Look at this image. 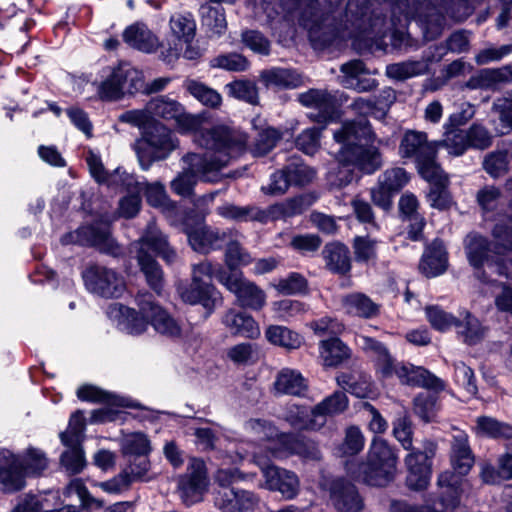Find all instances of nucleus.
<instances>
[{
  "mask_svg": "<svg viewBox=\"0 0 512 512\" xmlns=\"http://www.w3.org/2000/svg\"><path fill=\"white\" fill-rule=\"evenodd\" d=\"M451 462L457 472L445 471L438 477L440 498L434 504L433 510L428 507L418 510L405 502H393L391 512H466L460 503L462 478L474 464V457L468 445V437L464 432H458L453 437Z\"/></svg>",
  "mask_w": 512,
  "mask_h": 512,
  "instance_id": "nucleus-1",
  "label": "nucleus"
},
{
  "mask_svg": "<svg viewBox=\"0 0 512 512\" xmlns=\"http://www.w3.org/2000/svg\"><path fill=\"white\" fill-rule=\"evenodd\" d=\"M393 435L405 450L410 453L405 457L407 467L406 484L409 489L419 491L428 487L431 479V459L435 454L436 445L425 440L423 450L413 449V429L409 416L400 414L393 422Z\"/></svg>",
  "mask_w": 512,
  "mask_h": 512,
  "instance_id": "nucleus-2",
  "label": "nucleus"
},
{
  "mask_svg": "<svg viewBox=\"0 0 512 512\" xmlns=\"http://www.w3.org/2000/svg\"><path fill=\"white\" fill-rule=\"evenodd\" d=\"M176 116L174 122L177 129L183 133H194V141L197 145L210 150V153L221 155H238L246 144L247 136L239 131L229 129L225 126H216L209 129L202 128L203 118L200 115H193L182 111Z\"/></svg>",
  "mask_w": 512,
  "mask_h": 512,
  "instance_id": "nucleus-3",
  "label": "nucleus"
},
{
  "mask_svg": "<svg viewBox=\"0 0 512 512\" xmlns=\"http://www.w3.org/2000/svg\"><path fill=\"white\" fill-rule=\"evenodd\" d=\"M236 155L224 153H188L182 160L186 165L182 172L171 181V190L179 196L190 197L197 182H219L221 180V170L226 167L230 159Z\"/></svg>",
  "mask_w": 512,
  "mask_h": 512,
  "instance_id": "nucleus-4",
  "label": "nucleus"
},
{
  "mask_svg": "<svg viewBox=\"0 0 512 512\" xmlns=\"http://www.w3.org/2000/svg\"><path fill=\"white\" fill-rule=\"evenodd\" d=\"M398 456L393 447L380 437H374L366 462L358 466V478L369 485L385 486L397 473Z\"/></svg>",
  "mask_w": 512,
  "mask_h": 512,
  "instance_id": "nucleus-5",
  "label": "nucleus"
},
{
  "mask_svg": "<svg viewBox=\"0 0 512 512\" xmlns=\"http://www.w3.org/2000/svg\"><path fill=\"white\" fill-rule=\"evenodd\" d=\"M178 139L173 131L163 123L155 120L142 132L134 143V150L144 169L152 161L166 159L178 147Z\"/></svg>",
  "mask_w": 512,
  "mask_h": 512,
  "instance_id": "nucleus-6",
  "label": "nucleus"
},
{
  "mask_svg": "<svg viewBox=\"0 0 512 512\" xmlns=\"http://www.w3.org/2000/svg\"><path fill=\"white\" fill-rule=\"evenodd\" d=\"M354 170L362 174H373L382 166L379 151L380 141L376 139L366 120L354 122Z\"/></svg>",
  "mask_w": 512,
  "mask_h": 512,
  "instance_id": "nucleus-7",
  "label": "nucleus"
},
{
  "mask_svg": "<svg viewBox=\"0 0 512 512\" xmlns=\"http://www.w3.org/2000/svg\"><path fill=\"white\" fill-rule=\"evenodd\" d=\"M337 167L329 172L331 184L348 185L352 177V123L346 121L333 132Z\"/></svg>",
  "mask_w": 512,
  "mask_h": 512,
  "instance_id": "nucleus-8",
  "label": "nucleus"
},
{
  "mask_svg": "<svg viewBox=\"0 0 512 512\" xmlns=\"http://www.w3.org/2000/svg\"><path fill=\"white\" fill-rule=\"evenodd\" d=\"M217 279L235 294L241 307L260 310L266 303V295L256 284L243 278L240 272L220 271Z\"/></svg>",
  "mask_w": 512,
  "mask_h": 512,
  "instance_id": "nucleus-9",
  "label": "nucleus"
},
{
  "mask_svg": "<svg viewBox=\"0 0 512 512\" xmlns=\"http://www.w3.org/2000/svg\"><path fill=\"white\" fill-rule=\"evenodd\" d=\"M83 278L91 292L105 298L120 297L126 289L123 277L105 266L88 267L83 273Z\"/></svg>",
  "mask_w": 512,
  "mask_h": 512,
  "instance_id": "nucleus-10",
  "label": "nucleus"
},
{
  "mask_svg": "<svg viewBox=\"0 0 512 512\" xmlns=\"http://www.w3.org/2000/svg\"><path fill=\"white\" fill-rule=\"evenodd\" d=\"M136 303L139 313L149 319L155 331L172 338L181 335L182 330L178 322L154 301L152 294L147 291L139 292L136 296Z\"/></svg>",
  "mask_w": 512,
  "mask_h": 512,
  "instance_id": "nucleus-11",
  "label": "nucleus"
},
{
  "mask_svg": "<svg viewBox=\"0 0 512 512\" xmlns=\"http://www.w3.org/2000/svg\"><path fill=\"white\" fill-rule=\"evenodd\" d=\"M209 480L203 460L192 458L188 464L186 474L179 478L178 488L182 500L186 504L201 501L208 489Z\"/></svg>",
  "mask_w": 512,
  "mask_h": 512,
  "instance_id": "nucleus-12",
  "label": "nucleus"
},
{
  "mask_svg": "<svg viewBox=\"0 0 512 512\" xmlns=\"http://www.w3.org/2000/svg\"><path fill=\"white\" fill-rule=\"evenodd\" d=\"M297 100L313 110L308 117L316 123L325 124L339 116L335 98L325 89H309L300 93Z\"/></svg>",
  "mask_w": 512,
  "mask_h": 512,
  "instance_id": "nucleus-13",
  "label": "nucleus"
},
{
  "mask_svg": "<svg viewBox=\"0 0 512 512\" xmlns=\"http://www.w3.org/2000/svg\"><path fill=\"white\" fill-rule=\"evenodd\" d=\"M255 462L261 468L269 490L280 492L286 499L297 495L299 480L293 472L270 465L261 456H255Z\"/></svg>",
  "mask_w": 512,
  "mask_h": 512,
  "instance_id": "nucleus-14",
  "label": "nucleus"
},
{
  "mask_svg": "<svg viewBox=\"0 0 512 512\" xmlns=\"http://www.w3.org/2000/svg\"><path fill=\"white\" fill-rule=\"evenodd\" d=\"M169 27L174 40L168 42L166 52H161L160 58L167 64L177 60L182 51V41L193 40L196 24L191 14H175L170 18Z\"/></svg>",
  "mask_w": 512,
  "mask_h": 512,
  "instance_id": "nucleus-15",
  "label": "nucleus"
},
{
  "mask_svg": "<svg viewBox=\"0 0 512 512\" xmlns=\"http://www.w3.org/2000/svg\"><path fill=\"white\" fill-rule=\"evenodd\" d=\"M259 504V498L251 491L231 487L218 491L216 505L223 512H249Z\"/></svg>",
  "mask_w": 512,
  "mask_h": 512,
  "instance_id": "nucleus-16",
  "label": "nucleus"
},
{
  "mask_svg": "<svg viewBox=\"0 0 512 512\" xmlns=\"http://www.w3.org/2000/svg\"><path fill=\"white\" fill-rule=\"evenodd\" d=\"M86 162L89 168V172L91 176L95 179L99 184H107L108 186H126L128 189L135 184L137 187L139 186L136 183V179L133 175L126 173L125 171H120V169H116L113 173H109L103 163L101 158L89 151L86 156Z\"/></svg>",
  "mask_w": 512,
  "mask_h": 512,
  "instance_id": "nucleus-17",
  "label": "nucleus"
},
{
  "mask_svg": "<svg viewBox=\"0 0 512 512\" xmlns=\"http://www.w3.org/2000/svg\"><path fill=\"white\" fill-rule=\"evenodd\" d=\"M26 475L19 466V459L10 451L0 452V489L16 492L24 488Z\"/></svg>",
  "mask_w": 512,
  "mask_h": 512,
  "instance_id": "nucleus-18",
  "label": "nucleus"
},
{
  "mask_svg": "<svg viewBox=\"0 0 512 512\" xmlns=\"http://www.w3.org/2000/svg\"><path fill=\"white\" fill-rule=\"evenodd\" d=\"M282 419L291 428L298 431H319L322 429L321 419L317 416L314 407L289 404L283 412Z\"/></svg>",
  "mask_w": 512,
  "mask_h": 512,
  "instance_id": "nucleus-19",
  "label": "nucleus"
},
{
  "mask_svg": "<svg viewBox=\"0 0 512 512\" xmlns=\"http://www.w3.org/2000/svg\"><path fill=\"white\" fill-rule=\"evenodd\" d=\"M79 242L83 245L97 246L102 250L113 247L110 231L106 225H91L81 227L75 233L62 238V243Z\"/></svg>",
  "mask_w": 512,
  "mask_h": 512,
  "instance_id": "nucleus-20",
  "label": "nucleus"
},
{
  "mask_svg": "<svg viewBox=\"0 0 512 512\" xmlns=\"http://www.w3.org/2000/svg\"><path fill=\"white\" fill-rule=\"evenodd\" d=\"M107 315L110 319L118 321L124 326V329L131 335H140L146 331L149 319L140 315L131 308L121 303H112L107 309Z\"/></svg>",
  "mask_w": 512,
  "mask_h": 512,
  "instance_id": "nucleus-21",
  "label": "nucleus"
},
{
  "mask_svg": "<svg viewBox=\"0 0 512 512\" xmlns=\"http://www.w3.org/2000/svg\"><path fill=\"white\" fill-rule=\"evenodd\" d=\"M139 248H151L168 264L176 261L177 254L175 250L170 246L166 235H164L154 222H150L147 228L140 238Z\"/></svg>",
  "mask_w": 512,
  "mask_h": 512,
  "instance_id": "nucleus-22",
  "label": "nucleus"
},
{
  "mask_svg": "<svg viewBox=\"0 0 512 512\" xmlns=\"http://www.w3.org/2000/svg\"><path fill=\"white\" fill-rule=\"evenodd\" d=\"M395 375L404 384L423 386L434 390H442L444 388L441 379L437 378L426 369L415 367L411 364L398 365L395 368Z\"/></svg>",
  "mask_w": 512,
  "mask_h": 512,
  "instance_id": "nucleus-23",
  "label": "nucleus"
},
{
  "mask_svg": "<svg viewBox=\"0 0 512 512\" xmlns=\"http://www.w3.org/2000/svg\"><path fill=\"white\" fill-rule=\"evenodd\" d=\"M308 389L302 374L294 369L283 368L275 376L272 391L276 396H302Z\"/></svg>",
  "mask_w": 512,
  "mask_h": 512,
  "instance_id": "nucleus-24",
  "label": "nucleus"
},
{
  "mask_svg": "<svg viewBox=\"0 0 512 512\" xmlns=\"http://www.w3.org/2000/svg\"><path fill=\"white\" fill-rule=\"evenodd\" d=\"M437 151V142H428L426 134L417 131H407L399 146L402 157L415 156L417 161L428 154L437 153Z\"/></svg>",
  "mask_w": 512,
  "mask_h": 512,
  "instance_id": "nucleus-25",
  "label": "nucleus"
},
{
  "mask_svg": "<svg viewBox=\"0 0 512 512\" xmlns=\"http://www.w3.org/2000/svg\"><path fill=\"white\" fill-rule=\"evenodd\" d=\"M123 40L130 47L145 53H153L160 47L158 37L141 23L127 27L123 32Z\"/></svg>",
  "mask_w": 512,
  "mask_h": 512,
  "instance_id": "nucleus-26",
  "label": "nucleus"
},
{
  "mask_svg": "<svg viewBox=\"0 0 512 512\" xmlns=\"http://www.w3.org/2000/svg\"><path fill=\"white\" fill-rule=\"evenodd\" d=\"M222 323L233 334L249 339H257L260 336V328L252 316L244 312H237L233 309L228 310Z\"/></svg>",
  "mask_w": 512,
  "mask_h": 512,
  "instance_id": "nucleus-27",
  "label": "nucleus"
},
{
  "mask_svg": "<svg viewBox=\"0 0 512 512\" xmlns=\"http://www.w3.org/2000/svg\"><path fill=\"white\" fill-rule=\"evenodd\" d=\"M396 99L395 91L391 88H385L374 99L359 97L354 99V111L361 114L372 115L375 118H382L391 104Z\"/></svg>",
  "mask_w": 512,
  "mask_h": 512,
  "instance_id": "nucleus-28",
  "label": "nucleus"
},
{
  "mask_svg": "<svg viewBox=\"0 0 512 512\" xmlns=\"http://www.w3.org/2000/svg\"><path fill=\"white\" fill-rule=\"evenodd\" d=\"M443 12H447V8L440 6L436 8L432 0H416L413 8L408 14L419 16L426 24L427 32H431L434 37L439 33L443 21Z\"/></svg>",
  "mask_w": 512,
  "mask_h": 512,
  "instance_id": "nucleus-29",
  "label": "nucleus"
},
{
  "mask_svg": "<svg viewBox=\"0 0 512 512\" xmlns=\"http://www.w3.org/2000/svg\"><path fill=\"white\" fill-rule=\"evenodd\" d=\"M419 268L427 277H435L442 274L447 268V255L443 244L434 241L427 247Z\"/></svg>",
  "mask_w": 512,
  "mask_h": 512,
  "instance_id": "nucleus-30",
  "label": "nucleus"
},
{
  "mask_svg": "<svg viewBox=\"0 0 512 512\" xmlns=\"http://www.w3.org/2000/svg\"><path fill=\"white\" fill-rule=\"evenodd\" d=\"M227 239L228 233L208 228H199L188 234L191 247L201 253L221 248Z\"/></svg>",
  "mask_w": 512,
  "mask_h": 512,
  "instance_id": "nucleus-31",
  "label": "nucleus"
},
{
  "mask_svg": "<svg viewBox=\"0 0 512 512\" xmlns=\"http://www.w3.org/2000/svg\"><path fill=\"white\" fill-rule=\"evenodd\" d=\"M137 262L149 287L160 295L164 287V276L158 262L143 248H138Z\"/></svg>",
  "mask_w": 512,
  "mask_h": 512,
  "instance_id": "nucleus-32",
  "label": "nucleus"
},
{
  "mask_svg": "<svg viewBox=\"0 0 512 512\" xmlns=\"http://www.w3.org/2000/svg\"><path fill=\"white\" fill-rule=\"evenodd\" d=\"M19 466L26 477H39L49 467V458L45 451L37 447H28L19 457Z\"/></svg>",
  "mask_w": 512,
  "mask_h": 512,
  "instance_id": "nucleus-33",
  "label": "nucleus"
},
{
  "mask_svg": "<svg viewBox=\"0 0 512 512\" xmlns=\"http://www.w3.org/2000/svg\"><path fill=\"white\" fill-rule=\"evenodd\" d=\"M217 214L226 219L238 222L258 221L265 223L268 221L266 211L252 205L237 206L232 203H225L217 207Z\"/></svg>",
  "mask_w": 512,
  "mask_h": 512,
  "instance_id": "nucleus-34",
  "label": "nucleus"
},
{
  "mask_svg": "<svg viewBox=\"0 0 512 512\" xmlns=\"http://www.w3.org/2000/svg\"><path fill=\"white\" fill-rule=\"evenodd\" d=\"M179 294L183 301L189 304L200 303L205 308L212 309L218 293L209 283H191L189 288H180Z\"/></svg>",
  "mask_w": 512,
  "mask_h": 512,
  "instance_id": "nucleus-35",
  "label": "nucleus"
},
{
  "mask_svg": "<svg viewBox=\"0 0 512 512\" xmlns=\"http://www.w3.org/2000/svg\"><path fill=\"white\" fill-rule=\"evenodd\" d=\"M201 24L209 37L221 36L227 29L224 8L221 6L202 5L200 8Z\"/></svg>",
  "mask_w": 512,
  "mask_h": 512,
  "instance_id": "nucleus-36",
  "label": "nucleus"
},
{
  "mask_svg": "<svg viewBox=\"0 0 512 512\" xmlns=\"http://www.w3.org/2000/svg\"><path fill=\"white\" fill-rule=\"evenodd\" d=\"M348 407L349 398L344 391H336L314 406L317 416L321 419L322 428L326 426L330 417L344 412Z\"/></svg>",
  "mask_w": 512,
  "mask_h": 512,
  "instance_id": "nucleus-37",
  "label": "nucleus"
},
{
  "mask_svg": "<svg viewBox=\"0 0 512 512\" xmlns=\"http://www.w3.org/2000/svg\"><path fill=\"white\" fill-rule=\"evenodd\" d=\"M265 337L271 344L287 350L298 349L303 344V337L300 334L281 325L268 326Z\"/></svg>",
  "mask_w": 512,
  "mask_h": 512,
  "instance_id": "nucleus-38",
  "label": "nucleus"
},
{
  "mask_svg": "<svg viewBox=\"0 0 512 512\" xmlns=\"http://www.w3.org/2000/svg\"><path fill=\"white\" fill-rule=\"evenodd\" d=\"M115 69V77L126 94H135L144 88V75L142 71L133 67L130 63L121 62Z\"/></svg>",
  "mask_w": 512,
  "mask_h": 512,
  "instance_id": "nucleus-39",
  "label": "nucleus"
},
{
  "mask_svg": "<svg viewBox=\"0 0 512 512\" xmlns=\"http://www.w3.org/2000/svg\"><path fill=\"white\" fill-rule=\"evenodd\" d=\"M323 255L331 271L345 274L350 270V257L347 246L339 242L329 243L324 247Z\"/></svg>",
  "mask_w": 512,
  "mask_h": 512,
  "instance_id": "nucleus-40",
  "label": "nucleus"
},
{
  "mask_svg": "<svg viewBox=\"0 0 512 512\" xmlns=\"http://www.w3.org/2000/svg\"><path fill=\"white\" fill-rule=\"evenodd\" d=\"M320 355L325 366L336 367L349 358L350 349L339 338L320 342Z\"/></svg>",
  "mask_w": 512,
  "mask_h": 512,
  "instance_id": "nucleus-41",
  "label": "nucleus"
},
{
  "mask_svg": "<svg viewBox=\"0 0 512 512\" xmlns=\"http://www.w3.org/2000/svg\"><path fill=\"white\" fill-rule=\"evenodd\" d=\"M261 80L267 87L292 89L298 87L302 80L299 74L290 69L273 68L261 73Z\"/></svg>",
  "mask_w": 512,
  "mask_h": 512,
  "instance_id": "nucleus-42",
  "label": "nucleus"
},
{
  "mask_svg": "<svg viewBox=\"0 0 512 512\" xmlns=\"http://www.w3.org/2000/svg\"><path fill=\"white\" fill-rule=\"evenodd\" d=\"M309 36L311 41L318 43L323 47H335L342 49L347 46V41L352 37V32L348 27H334L329 31L318 34V30L310 28Z\"/></svg>",
  "mask_w": 512,
  "mask_h": 512,
  "instance_id": "nucleus-43",
  "label": "nucleus"
},
{
  "mask_svg": "<svg viewBox=\"0 0 512 512\" xmlns=\"http://www.w3.org/2000/svg\"><path fill=\"white\" fill-rule=\"evenodd\" d=\"M360 340L364 350L372 351L377 356V369L383 377H391L395 374V368L401 364H394L386 348L381 343L364 336L360 337Z\"/></svg>",
  "mask_w": 512,
  "mask_h": 512,
  "instance_id": "nucleus-44",
  "label": "nucleus"
},
{
  "mask_svg": "<svg viewBox=\"0 0 512 512\" xmlns=\"http://www.w3.org/2000/svg\"><path fill=\"white\" fill-rule=\"evenodd\" d=\"M182 104L166 95L154 97L149 100L148 107L153 118L159 117L166 121L175 120L182 111Z\"/></svg>",
  "mask_w": 512,
  "mask_h": 512,
  "instance_id": "nucleus-45",
  "label": "nucleus"
},
{
  "mask_svg": "<svg viewBox=\"0 0 512 512\" xmlns=\"http://www.w3.org/2000/svg\"><path fill=\"white\" fill-rule=\"evenodd\" d=\"M184 87L194 98L207 107L218 108L222 104L221 95L200 81L188 79L185 81Z\"/></svg>",
  "mask_w": 512,
  "mask_h": 512,
  "instance_id": "nucleus-46",
  "label": "nucleus"
},
{
  "mask_svg": "<svg viewBox=\"0 0 512 512\" xmlns=\"http://www.w3.org/2000/svg\"><path fill=\"white\" fill-rule=\"evenodd\" d=\"M280 443L284 448L295 454L309 459H319L320 452L317 445L312 441H306L293 434H281Z\"/></svg>",
  "mask_w": 512,
  "mask_h": 512,
  "instance_id": "nucleus-47",
  "label": "nucleus"
},
{
  "mask_svg": "<svg viewBox=\"0 0 512 512\" xmlns=\"http://www.w3.org/2000/svg\"><path fill=\"white\" fill-rule=\"evenodd\" d=\"M290 185L305 186L313 181L316 171L297 159H292L284 168Z\"/></svg>",
  "mask_w": 512,
  "mask_h": 512,
  "instance_id": "nucleus-48",
  "label": "nucleus"
},
{
  "mask_svg": "<svg viewBox=\"0 0 512 512\" xmlns=\"http://www.w3.org/2000/svg\"><path fill=\"white\" fill-rule=\"evenodd\" d=\"M475 431L478 435L488 437H512V427L489 416H480L476 420Z\"/></svg>",
  "mask_w": 512,
  "mask_h": 512,
  "instance_id": "nucleus-49",
  "label": "nucleus"
},
{
  "mask_svg": "<svg viewBox=\"0 0 512 512\" xmlns=\"http://www.w3.org/2000/svg\"><path fill=\"white\" fill-rule=\"evenodd\" d=\"M460 326L458 334L463 338L467 344H475L480 341L484 336V328L479 321L473 317L469 312L464 311L460 313Z\"/></svg>",
  "mask_w": 512,
  "mask_h": 512,
  "instance_id": "nucleus-50",
  "label": "nucleus"
},
{
  "mask_svg": "<svg viewBox=\"0 0 512 512\" xmlns=\"http://www.w3.org/2000/svg\"><path fill=\"white\" fill-rule=\"evenodd\" d=\"M436 154L437 153H433L432 155L428 154L417 161L419 172L424 179H426L433 185H447L448 178L444 174L440 166L436 163Z\"/></svg>",
  "mask_w": 512,
  "mask_h": 512,
  "instance_id": "nucleus-51",
  "label": "nucleus"
},
{
  "mask_svg": "<svg viewBox=\"0 0 512 512\" xmlns=\"http://www.w3.org/2000/svg\"><path fill=\"white\" fill-rule=\"evenodd\" d=\"M225 243V263L230 270L229 273L236 272L237 267L251 262L250 254L242 248L237 240L231 239L230 234H228V239Z\"/></svg>",
  "mask_w": 512,
  "mask_h": 512,
  "instance_id": "nucleus-52",
  "label": "nucleus"
},
{
  "mask_svg": "<svg viewBox=\"0 0 512 512\" xmlns=\"http://www.w3.org/2000/svg\"><path fill=\"white\" fill-rule=\"evenodd\" d=\"M330 497L334 506L340 511L351 508V484L342 478L334 479L330 484Z\"/></svg>",
  "mask_w": 512,
  "mask_h": 512,
  "instance_id": "nucleus-53",
  "label": "nucleus"
},
{
  "mask_svg": "<svg viewBox=\"0 0 512 512\" xmlns=\"http://www.w3.org/2000/svg\"><path fill=\"white\" fill-rule=\"evenodd\" d=\"M228 94L238 100L256 105L259 102L258 88L250 80H236L226 85Z\"/></svg>",
  "mask_w": 512,
  "mask_h": 512,
  "instance_id": "nucleus-54",
  "label": "nucleus"
},
{
  "mask_svg": "<svg viewBox=\"0 0 512 512\" xmlns=\"http://www.w3.org/2000/svg\"><path fill=\"white\" fill-rule=\"evenodd\" d=\"M227 358L236 365H249L258 358L257 345L249 342L238 343L226 351Z\"/></svg>",
  "mask_w": 512,
  "mask_h": 512,
  "instance_id": "nucleus-55",
  "label": "nucleus"
},
{
  "mask_svg": "<svg viewBox=\"0 0 512 512\" xmlns=\"http://www.w3.org/2000/svg\"><path fill=\"white\" fill-rule=\"evenodd\" d=\"M468 135L465 130L454 128L447 129L443 141L437 142L438 148L444 146L453 156L462 155L469 147Z\"/></svg>",
  "mask_w": 512,
  "mask_h": 512,
  "instance_id": "nucleus-56",
  "label": "nucleus"
},
{
  "mask_svg": "<svg viewBox=\"0 0 512 512\" xmlns=\"http://www.w3.org/2000/svg\"><path fill=\"white\" fill-rule=\"evenodd\" d=\"M64 445L67 446L68 449L61 455L60 461L62 466L71 475L80 473L86 465L80 443Z\"/></svg>",
  "mask_w": 512,
  "mask_h": 512,
  "instance_id": "nucleus-57",
  "label": "nucleus"
},
{
  "mask_svg": "<svg viewBox=\"0 0 512 512\" xmlns=\"http://www.w3.org/2000/svg\"><path fill=\"white\" fill-rule=\"evenodd\" d=\"M466 249L468 259L473 266L478 267L485 261H489V252L491 250L483 237L477 235L469 236Z\"/></svg>",
  "mask_w": 512,
  "mask_h": 512,
  "instance_id": "nucleus-58",
  "label": "nucleus"
},
{
  "mask_svg": "<svg viewBox=\"0 0 512 512\" xmlns=\"http://www.w3.org/2000/svg\"><path fill=\"white\" fill-rule=\"evenodd\" d=\"M306 209V202L303 197H295L285 200L282 203L271 206L266 213L269 218L292 217L301 214Z\"/></svg>",
  "mask_w": 512,
  "mask_h": 512,
  "instance_id": "nucleus-59",
  "label": "nucleus"
},
{
  "mask_svg": "<svg viewBox=\"0 0 512 512\" xmlns=\"http://www.w3.org/2000/svg\"><path fill=\"white\" fill-rule=\"evenodd\" d=\"M426 316L431 326L438 331H446L453 326H460L459 318L454 317L437 306L427 307Z\"/></svg>",
  "mask_w": 512,
  "mask_h": 512,
  "instance_id": "nucleus-60",
  "label": "nucleus"
},
{
  "mask_svg": "<svg viewBox=\"0 0 512 512\" xmlns=\"http://www.w3.org/2000/svg\"><path fill=\"white\" fill-rule=\"evenodd\" d=\"M211 67L220 68L227 71L242 72L248 69L249 61L241 54L227 53L214 57L211 62Z\"/></svg>",
  "mask_w": 512,
  "mask_h": 512,
  "instance_id": "nucleus-61",
  "label": "nucleus"
},
{
  "mask_svg": "<svg viewBox=\"0 0 512 512\" xmlns=\"http://www.w3.org/2000/svg\"><path fill=\"white\" fill-rule=\"evenodd\" d=\"M273 310L279 319L289 321L304 315L308 311V306L298 300L283 299L273 303Z\"/></svg>",
  "mask_w": 512,
  "mask_h": 512,
  "instance_id": "nucleus-62",
  "label": "nucleus"
},
{
  "mask_svg": "<svg viewBox=\"0 0 512 512\" xmlns=\"http://www.w3.org/2000/svg\"><path fill=\"white\" fill-rule=\"evenodd\" d=\"M378 181L380 185L395 194L409 182V176L403 168L395 167L385 170L379 176Z\"/></svg>",
  "mask_w": 512,
  "mask_h": 512,
  "instance_id": "nucleus-63",
  "label": "nucleus"
},
{
  "mask_svg": "<svg viewBox=\"0 0 512 512\" xmlns=\"http://www.w3.org/2000/svg\"><path fill=\"white\" fill-rule=\"evenodd\" d=\"M124 454L132 457L147 455L150 450V441L142 433H133L127 435L122 444Z\"/></svg>",
  "mask_w": 512,
  "mask_h": 512,
  "instance_id": "nucleus-64",
  "label": "nucleus"
}]
</instances>
